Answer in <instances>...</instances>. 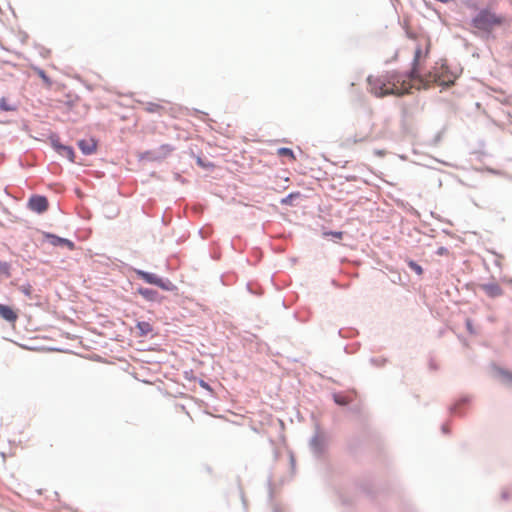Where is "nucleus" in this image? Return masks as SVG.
<instances>
[{
  "instance_id": "1",
  "label": "nucleus",
  "mask_w": 512,
  "mask_h": 512,
  "mask_svg": "<svg viewBox=\"0 0 512 512\" xmlns=\"http://www.w3.org/2000/svg\"><path fill=\"white\" fill-rule=\"evenodd\" d=\"M369 91L376 97L389 95L403 96L417 89L416 78L410 73L388 71L378 76H369L367 79Z\"/></svg>"
},
{
  "instance_id": "2",
  "label": "nucleus",
  "mask_w": 512,
  "mask_h": 512,
  "mask_svg": "<svg viewBox=\"0 0 512 512\" xmlns=\"http://www.w3.org/2000/svg\"><path fill=\"white\" fill-rule=\"evenodd\" d=\"M509 20L506 15L496 12L490 6L481 8L471 19L470 26L476 35H490L495 30L508 26Z\"/></svg>"
},
{
  "instance_id": "3",
  "label": "nucleus",
  "mask_w": 512,
  "mask_h": 512,
  "mask_svg": "<svg viewBox=\"0 0 512 512\" xmlns=\"http://www.w3.org/2000/svg\"><path fill=\"white\" fill-rule=\"evenodd\" d=\"M454 81V74L444 63H436L432 70L416 78L417 90L428 89L433 84L450 86L454 84Z\"/></svg>"
},
{
  "instance_id": "4",
  "label": "nucleus",
  "mask_w": 512,
  "mask_h": 512,
  "mask_svg": "<svg viewBox=\"0 0 512 512\" xmlns=\"http://www.w3.org/2000/svg\"><path fill=\"white\" fill-rule=\"evenodd\" d=\"M430 50L431 40L428 36L423 35L416 39V47L412 61V67L409 72L415 78H418L421 75V62L429 56Z\"/></svg>"
},
{
  "instance_id": "5",
  "label": "nucleus",
  "mask_w": 512,
  "mask_h": 512,
  "mask_svg": "<svg viewBox=\"0 0 512 512\" xmlns=\"http://www.w3.org/2000/svg\"><path fill=\"white\" fill-rule=\"evenodd\" d=\"M27 206L31 211L41 214L48 210L49 203L45 196L33 195L28 200Z\"/></svg>"
},
{
  "instance_id": "6",
  "label": "nucleus",
  "mask_w": 512,
  "mask_h": 512,
  "mask_svg": "<svg viewBox=\"0 0 512 512\" xmlns=\"http://www.w3.org/2000/svg\"><path fill=\"white\" fill-rule=\"evenodd\" d=\"M138 276L143 279L145 282L149 284H154L156 286H159L163 289H167L166 285L163 283L162 279L159 278L156 274L148 273L145 271H138Z\"/></svg>"
},
{
  "instance_id": "7",
  "label": "nucleus",
  "mask_w": 512,
  "mask_h": 512,
  "mask_svg": "<svg viewBox=\"0 0 512 512\" xmlns=\"http://www.w3.org/2000/svg\"><path fill=\"white\" fill-rule=\"evenodd\" d=\"M0 317L10 323H15L18 319V313L10 306L0 304Z\"/></svg>"
},
{
  "instance_id": "8",
  "label": "nucleus",
  "mask_w": 512,
  "mask_h": 512,
  "mask_svg": "<svg viewBox=\"0 0 512 512\" xmlns=\"http://www.w3.org/2000/svg\"><path fill=\"white\" fill-rule=\"evenodd\" d=\"M78 146L84 154L90 155L96 151L97 142L93 138L83 139L78 142Z\"/></svg>"
},
{
  "instance_id": "9",
  "label": "nucleus",
  "mask_w": 512,
  "mask_h": 512,
  "mask_svg": "<svg viewBox=\"0 0 512 512\" xmlns=\"http://www.w3.org/2000/svg\"><path fill=\"white\" fill-rule=\"evenodd\" d=\"M53 147L61 156L67 157L71 162H74L75 153L70 146L62 145L59 142H53Z\"/></svg>"
},
{
  "instance_id": "10",
  "label": "nucleus",
  "mask_w": 512,
  "mask_h": 512,
  "mask_svg": "<svg viewBox=\"0 0 512 512\" xmlns=\"http://www.w3.org/2000/svg\"><path fill=\"white\" fill-rule=\"evenodd\" d=\"M138 293L143 296L145 299L150 301H155L158 298V293L155 290L148 288H139Z\"/></svg>"
},
{
  "instance_id": "11",
  "label": "nucleus",
  "mask_w": 512,
  "mask_h": 512,
  "mask_svg": "<svg viewBox=\"0 0 512 512\" xmlns=\"http://www.w3.org/2000/svg\"><path fill=\"white\" fill-rule=\"evenodd\" d=\"M137 329L139 330L140 336H145L152 332L153 328L152 325L149 322H138L136 325Z\"/></svg>"
},
{
  "instance_id": "12",
  "label": "nucleus",
  "mask_w": 512,
  "mask_h": 512,
  "mask_svg": "<svg viewBox=\"0 0 512 512\" xmlns=\"http://www.w3.org/2000/svg\"><path fill=\"white\" fill-rule=\"evenodd\" d=\"M44 237L49 240L50 244L53 246H62L64 238L58 237L56 235L50 233H44Z\"/></svg>"
},
{
  "instance_id": "13",
  "label": "nucleus",
  "mask_w": 512,
  "mask_h": 512,
  "mask_svg": "<svg viewBox=\"0 0 512 512\" xmlns=\"http://www.w3.org/2000/svg\"><path fill=\"white\" fill-rule=\"evenodd\" d=\"M277 154L279 156H282V157H288L290 158L292 161H295L296 160V157L294 155V152L290 149V148H279L277 150Z\"/></svg>"
},
{
  "instance_id": "14",
  "label": "nucleus",
  "mask_w": 512,
  "mask_h": 512,
  "mask_svg": "<svg viewBox=\"0 0 512 512\" xmlns=\"http://www.w3.org/2000/svg\"><path fill=\"white\" fill-rule=\"evenodd\" d=\"M0 109L3 111H15L16 106L10 104L8 100L5 97H3L0 99Z\"/></svg>"
},
{
  "instance_id": "15",
  "label": "nucleus",
  "mask_w": 512,
  "mask_h": 512,
  "mask_svg": "<svg viewBox=\"0 0 512 512\" xmlns=\"http://www.w3.org/2000/svg\"><path fill=\"white\" fill-rule=\"evenodd\" d=\"M485 290L486 292L490 295V296H499L501 295V289L498 285H490V286H486L485 287Z\"/></svg>"
},
{
  "instance_id": "16",
  "label": "nucleus",
  "mask_w": 512,
  "mask_h": 512,
  "mask_svg": "<svg viewBox=\"0 0 512 512\" xmlns=\"http://www.w3.org/2000/svg\"><path fill=\"white\" fill-rule=\"evenodd\" d=\"M408 266L413 270L415 271L418 275H422L423 274V269L422 267L417 264L415 261L413 260H409L408 261Z\"/></svg>"
},
{
  "instance_id": "17",
  "label": "nucleus",
  "mask_w": 512,
  "mask_h": 512,
  "mask_svg": "<svg viewBox=\"0 0 512 512\" xmlns=\"http://www.w3.org/2000/svg\"><path fill=\"white\" fill-rule=\"evenodd\" d=\"M146 110L151 113H158L162 110V106L156 103H148Z\"/></svg>"
},
{
  "instance_id": "18",
  "label": "nucleus",
  "mask_w": 512,
  "mask_h": 512,
  "mask_svg": "<svg viewBox=\"0 0 512 512\" xmlns=\"http://www.w3.org/2000/svg\"><path fill=\"white\" fill-rule=\"evenodd\" d=\"M324 436L323 435H316L312 440V445L316 449H320V445L324 442Z\"/></svg>"
},
{
  "instance_id": "19",
  "label": "nucleus",
  "mask_w": 512,
  "mask_h": 512,
  "mask_svg": "<svg viewBox=\"0 0 512 512\" xmlns=\"http://www.w3.org/2000/svg\"><path fill=\"white\" fill-rule=\"evenodd\" d=\"M296 196H298V194H293V193H291V194H289L286 198H283V199L281 200V203H282V204H290V203H291V201H292V199H293L294 197H296Z\"/></svg>"
},
{
  "instance_id": "20",
  "label": "nucleus",
  "mask_w": 512,
  "mask_h": 512,
  "mask_svg": "<svg viewBox=\"0 0 512 512\" xmlns=\"http://www.w3.org/2000/svg\"><path fill=\"white\" fill-rule=\"evenodd\" d=\"M334 399H335V402L340 405H346L348 403L346 398L343 396L335 395Z\"/></svg>"
},
{
  "instance_id": "21",
  "label": "nucleus",
  "mask_w": 512,
  "mask_h": 512,
  "mask_svg": "<svg viewBox=\"0 0 512 512\" xmlns=\"http://www.w3.org/2000/svg\"><path fill=\"white\" fill-rule=\"evenodd\" d=\"M62 246H66L69 250H74L75 249V244L72 241H70L68 239H65V238H64Z\"/></svg>"
},
{
  "instance_id": "22",
  "label": "nucleus",
  "mask_w": 512,
  "mask_h": 512,
  "mask_svg": "<svg viewBox=\"0 0 512 512\" xmlns=\"http://www.w3.org/2000/svg\"><path fill=\"white\" fill-rule=\"evenodd\" d=\"M37 73L45 82L49 83V78L47 77V75L45 74V72L43 70L38 69Z\"/></svg>"
},
{
  "instance_id": "23",
  "label": "nucleus",
  "mask_w": 512,
  "mask_h": 512,
  "mask_svg": "<svg viewBox=\"0 0 512 512\" xmlns=\"http://www.w3.org/2000/svg\"><path fill=\"white\" fill-rule=\"evenodd\" d=\"M325 235H332L333 237L337 238V239H342L343 237V232H329V233H325Z\"/></svg>"
}]
</instances>
